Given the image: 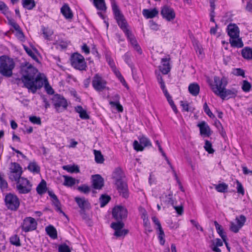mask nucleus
I'll return each mask as SVG.
<instances>
[{
    "label": "nucleus",
    "instance_id": "47",
    "mask_svg": "<svg viewBox=\"0 0 252 252\" xmlns=\"http://www.w3.org/2000/svg\"><path fill=\"white\" fill-rule=\"evenodd\" d=\"M53 205L56 207V210L58 212H59L61 213H63L64 215L65 214L63 212L61 208V203L58 198H57L56 199H54L53 200Z\"/></svg>",
    "mask_w": 252,
    "mask_h": 252
},
{
    "label": "nucleus",
    "instance_id": "49",
    "mask_svg": "<svg viewBox=\"0 0 252 252\" xmlns=\"http://www.w3.org/2000/svg\"><path fill=\"white\" fill-rule=\"evenodd\" d=\"M112 71L116 75V76L118 77V78L120 80V81L123 84L126 83V81L124 78V77L121 75L120 72L119 70L116 67L112 69Z\"/></svg>",
    "mask_w": 252,
    "mask_h": 252
},
{
    "label": "nucleus",
    "instance_id": "38",
    "mask_svg": "<svg viewBox=\"0 0 252 252\" xmlns=\"http://www.w3.org/2000/svg\"><path fill=\"white\" fill-rule=\"evenodd\" d=\"M110 197L108 195L102 194L99 198L100 207H103L105 206L110 200Z\"/></svg>",
    "mask_w": 252,
    "mask_h": 252
},
{
    "label": "nucleus",
    "instance_id": "56",
    "mask_svg": "<svg viewBox=\"0 0 252 252\" xmlns=\"http://www.w3.org/2000/svg\"><path fill=\"white\" fill-rule=\"evenodd\" d=\"M24 48L25 50L26 51V53L33 60H37V57L34 54V53L33 52V51L30 48H29L28 47L26 46H24Z\"/></svg>",
    "mask_w": 252,
    "mask_h": 252
},
{
    "label": "nucleus",
    "instance_id": "39",
    "mask_svg": "<svg viewBox=\"0 0 252 252\" xmlns=\"http://www.w3.org/2000/svg\"><path fill=\"white\" fill-rule=\"evenodd\" d=\"M10 243L16 246H20L21 243L19 236L17 235H14L10 238Z\"/></svg>",
    "mask_w": 252,
    "mask_h": 252
},
{
    "label": "nucleus",
    "instance_id": "55",
    "mask_svg": "<svg viewBox=\"0 0 252 252\" xmlns=\"http://www.w3.org/2000/svg\"><path fill=\"white\" fill-rule=\"evenodd\" d=\"M241 228L238 224L237 223H235L233 222H230V229L231 231L234 233H237L239 232V230Z\"/></svg>",
    "mask_w": 252,
    "mask_h": 252
},
{
    "label": "nucleus",
    "instance_id": "52",
    "mask_svg": "<svg viewBox=\"0 0 252 252\" xmlns=\"http://www.w3.org/2000/svg\"><path fill=\"white\" fill-rule=\"evenodd\" d=\"M78 190L84 193L87 194L90 191V188L86 185H83L82 186H79L77 188Z\"/></svg>",
    "mask_w": 252,
    "mask_h": 252
},
{
    "label": "nucleus",
    "instance_id": "1",
    "mask_svg": "<svg viewBox=\"0 0 252 252\" xmlns=\"http://www.w3.org/2000/svg\"><path fill=\"white\" fill-rule=\"evenodd\" d=\"M37 70L32 65L27 63L21 67L22 75L21 80L25 87L34 94L37 89L43 85V78L41 74L36 76Z\"/></svg>",
    "mask_w": 252,
    "mask_h": 252
},
{
    "label": "nucleus",
    "instance_id": "59",
    "mask_svg": "<svg viewBox=\"0 0 252 252\" xmlns=\"http://www.w3.org/2000/svg\"><path fill=\"white\" fill-rule=\"evenodd\" d=\"M166 98H167V100L168 103H169L170 105L171 106V108H172L173 110L174 111V112L176 114H177L178 113V110H177V108L172 99L171 96H169L166 97Z\"/></svg>",
    "mask_w": 252,
    "mask_h": 252
},
{
    "label": "nucleus",
    "instance_id": "23",
    "mask_svg": "<svg viewBox=\"0 0 252 252\" xmlns=\"http://www.w3.org/2000/svg\"><path fill=\"white\" fill-rule=\"evenodd\" d=\"M189 93L193 96H197L200 92V87L196 83H191L188 87Z\"/></svg>",
    "mask_w": 252,
    "mask_h": 252
},
{
    "label": "nucleus",
    "instance_id": "6",
    "mask_svg": "<svg viewBox=\"0 0 252 252\" xmlns=\"http://www.w3.org/2000/svg\"><path fill=\"white\" fill-rule=\"evenodd\" d=\"M16 182V190L19 194H27L32 189V184L27 178L21 177L15 180Z\"/></svg>",
    "mask_w": 252,
    "mask_h": 252
},
{
    "label": "nucleus",
    "instance_id": "45",
    "mask_svg": "<svg viewBox=\"0 0 252 252\" xmlns=\"http://www.w3.org/2000/svg\"><path fill=\"white\" fill-rule=\"evenodd\" d=\"M43 83H44L45 88L46 89L47 93L50 94H53L54 92V90L52 89V88L49 85L48 81L46 78H43Z\"/></svg>",
    "mask_w": 252,
    "mask_h": 252
},
{
    "label": "nucleus",
    "instance_id": "30",
    "mask_svg": "<svg viewBox=\"0 0 252 252\" xmlns=\"http://www.w3.org/2000/svg\"><path fill=\"white\" fill-rule=\"evenodd\" d=\"M23 6L27 9L32 10L35 6L34 0H22Z\"/></svg>",
    "mask_w": 252,
    "mask_h": 252
},
{
    "label": "nucleus",
    "instance_id": "20",
    "mask_svg": "<svg viewBox=\"0 0 252 252\" xmlns=\"http://www.w3.org/2000/svg\"><path fill=\"white\" fill-rule=\"evenodd\" d=\"M200 129V133L204 136H209L211 134L210 129L208 125L205 122H202L197 125Z\"/></svg>",
    "mask_w": 252,
    "mask_h": 252
},
{
    "label": "nucleus",
    "instance_id": "44",
    "mask_svg": "<svg viewBox=\"0 0 252 252\" xmlns=\"http://www.w3.org/2000/svg\"><path fill=\"white\" fill-rule=\"evenodd\" d=\"M252 85L247 80H244L242 86V89L244 92H249L251 89Z\"/></svg>",
    "mask_w": 252,
    "mask_h": 252
},
{
    "label": "nucleus",
    "instance_id": "36",
    "mask_svg": "<svg viewBox=\"0 0 252 252\" xmlns=\"http://www.w3.org/2000/svg\"><path fill=\"white\" fill-rule=\"evenodd\" d=\"M161 199H163L164 201L167 204H170L172 206L174 205V200L173 199L172 193H169L168 194L165 195V197L162 196L160 197Z\"/></svg>",
    "mask_w": 252,
    "mask_h": 252
},
{
    "label": "nucleus",
    "instance_id": "14",
    "mask_svg": "<svg viewBox=\"0 0 252 252\" xmlns=\"http://www.w3.org/2000/svg\"><path fill=\"white\" fill-rule=\"evenodd\" d=\"M162 17L167 21H171L175 18V12L174 9L167 5L164 6L161 10Z\"/></svg>",
    "mask_w": 252,
    "mask_h": 252
},
{
    "label": "nucleus",
    "instance_id": "9",
    "mask_svg": "<svg viewBox=\"0 0 252 252\" xmlns=\"http://www.w3.org/2000/svg\"><path fill=\"white\" fill-rule=\"evenodd\" d=\"M4 201L5 205L8 210L16 211L20 206V200L15 194L9 193L5 196Z\"/></svg>",
    "mask_w": 252,
    "mask_h": 252
},
{
    "label": "nucleus",
    "instance_id": "50",
    "mask_svg": "<svg viewBox=\"0 0 252 252\" xmlns=\"http://www.w3.org/2000/svg\"><path fill=\"white\" fill-rule=\"evenodd\" d=\"M109 104L112 106L116 107L119 112H122L123 111V107L122 105L120 104L119 101H111L109 102Z\"/></svg>",
    "mask_w": 252,
    "mask_h": 252
},
{
    "label": "nucleus",
    "instance_id": "8",
    "mask_svg": "<svg viewBox=\"0 0 252 252\" xmlns=\"http://www.w3.org/2000/svg\"><path fill=\"white\" fill-rule=\"evenodd\" d=\"M52 103L58 112L65 110L68 106L66 99L63 96L58 94L53 95Z\"/></svg>",
    "mask_w": 252,
    "mask_h": 252
},
{
    "label": "nucleus",
    "instance_id": "13",
    "mask_svg": "<svg viewBox=\"0 0 252 252\" xmlns=\"http://www.w3.org/2000/svg\"><path fill=\"white\" fill-rule=\"evenodd\" d=\"M10 178L14 181L20 178L22 173V168L20 165L16 162L12 163L10 167Z\"/></svg>",
    "mask_w": 252,
    "mask_h": 252
},
{
    "label": "nucleus",
    "instance_id": "12",
    "mask_svg": "<svg viewBox=\"0 0 252 252\" xmlns=\"http://www.w3.org/2000/svg\"><path fill=\"white\" fill-rule=\"evenodd\" d=\"M112 215L117 220H121L127 217V211L125 207L122 206H117L113 209Z\"/></svg>",
    "mask_w": 252,
    "mask_h": 252
},
{
    "label": "nucleus",
    "instance_id": "46",
    "mask_svg": "<svg viewBox=\"0 0 252 252\" xmlns=\"http://www.w3.org/2000/svg\"><path fill=\"white\" fill-rule=\"evenodd\" d=\"M204 149L209 154H213L215 152L212 148V143L208 140H206L204 145Z\"/></svg>",
    "mask_w": 252,
    "mask_h": 252
},
{
    "label": "nucleus",
    "instance_id": "5",
    "mask_svg": "<svg viewBox=\"0 0 252 252\" xmlns=\"http://www.w3.org/2000/svg\"><path fill=\"white\" fill-rule=\"evenodd\" d=\"M228 84V80L225 77L220 78L219 76L214 77V83L209 84L211 89L213 92L217 96L223 93Z\"/></svg>",
    "mask_w": 252,
    "mask_h": 252
},
{
    "label": "nucleus",
    "instance_id": "3",
    "mask_svg": "<svg viewBox=\"0 0 252 252\" xmlns=\"http://www.w3.org/2000/svg\"><path fill=\"white\" fill-rule=\"evenodd\" d=\"M125 177L123 171L120 168L115 169L112 174V179L119 192L123 197H128L127 187L124 181Z\"/></svg>",
    "mask_w": 252,
    "mask_h": 252
},
{
    "label": "nucleus",
    "instance_id": "11",
    "mask_svg": "<svg viewBox=\"0 0 252 252\" xmlns=\"http://www.w3.org/2000/svg\"><path fill=\"white\" fill-rule=\"evenodd\" d=\"M37 223L35 220L32 217H27L24 219L21 225L23 231L25 232L35 230L37 228Z\"/></svg>",
    "mask_w": 252,
    "mask_h": 252
},
{
    "label": "nucleus",
    "instance_id": "64",
    "mask_svg": "<svg viewBox=\"0 0 252 252\" xmlns=\"http://www.w3.org/2000/svg\"><path fill=\"white\" fill-rule=\"evenodd\" d=\"M30 121L33 124L41 125V122L39 117L36 116H32L30 117Z\"/></svg>",
    "mask_w": 252,
    "mask_h": 252
},
{
    "label": "nucleus",
    "instance_id": "62",
    "mask_svg": "<svg viewBox=\"0 0 252 252\" xmlns=\"http://www.w3.org/2000/svg\"><path fill=\"white\" fill-rule=\"evenodd\" d=\"M158 150L159 151V152L161 153V155H162V156L166 160V161H167L168 164L169 165V166L172 168L173 169V167H172V165L171 163V162H170V161L169 160L168 158L167 157V156H166V154L164 152V151H163V149H162L160 145H159V146L158 147Z\"/></svg>",
    "mask_w": 252,
    "mask_h": 252
},
{
    "label": "nucleus",
    "instance_id": "29",
    "mask_svg": "<svg viewBox=\"0 0 252 252\" xmlns=\"http://www.w3.org/2000/svg\"><path fill=\"white\" fill-rule=\"evenodd\" d=\"M64 181L63 185L66 187H72L76 183L75 179L66 175H63Z\"/></svg>",
    "mask_w": 252,
    "mask_h": 252
},
{
    "label": "nucleus",
    "instance_id": "15",
    "mask_svg": "<svg viewBox=\"0 0 252 252\" xmlns=\"http://www.w3.org/2000/svg\"><path fill=\"white\" fill-rule=\"evenodd\" d=\"M92 186L95 189H101L104 186L103 178L98 174L92 176Z\"/></svg>",
    "mask_w": 252,
    "mask_h": 252
},
{
    "label": "nucleus",
    "instance_id": "27",
    "mask_svg": "<svg viewBox=\"0 0 252 252\" xmlns=\"http://www.w3.org/2000/svg\"><path fill=\"white\" fill-rule=\"evenodd\" d=\"M242 57L247 60H252V48L246 47L242 50Z\"/></svg>",
    "mask_w": 252,
    "mask_h": 252
},
{
    "label": "nucleus",
    "instance_id": "40",
    "mask_svg": "<svg viewBox=\"0 0 252 252\" xmlns=\"http://www.w3.org/2000/svg\"><path fill=\"white\" fill-rule=\"evenodd\" d=\"M228 186L225 183L219 184L215 185L216 189L220 192H224L226 191Z\"/></svg>",
    "mask_w": 252,
    "mask_h": 252
},
{
    "label": "nucleus",
    "instance_id": "57",
    "mask_svg": "<svg viewBox=\"0 0 252 252\" xmlns=\"http://www.w3.org/2000/svg\"><path fill=\"white\" fill-rule=\"evenodd\" d=\"M58 250L59 252H71L69 247L65 244L60 245Z\"/></svg>",
    "mask_w": 252,
    "mask_h": 252
},
{
    "label": "nucleus",
    "instance_id": "53",
    "mask_svg": "<svg viewBox=\"0 0 252 252\" xmlns=\"http://www.w3.org/2000/svg\"><path fill=\"white\" fill-rule=\"evenodd\" d=\"M130 53H126L123 58H124V60H125V62L128 64L130 67H131V70H132V73L133 72V66L132 64H131L130 63Z\"/></svg>",
    "mask_w": 252,
    "mask_h": 252
},
{
    "label": "nucleus",
    "instance_id": "61",
    "mask_svg": "<svg viewBox=\"0 0 252 252\" xmlns=\"http://www.w3.org/2000/svg\"><path fill=\"white\" fill-rule=\"evenodd\" d=\"M8 10V8L6 4L2 1H0V11L3 14H5Z\"/></svg>",
    "mask_w": 252,
    "mask_h": 252
},
{
    "label": "nucleus",
    "instance_id": "21",
    "mask_svg": "<svg viewBox=\"0 0 252 252\" xmlns=\"http://www.w3.org/2000/svg\"><path fill=\"white\" fill-rule=\"evenodd\" d=\"M142 13L145 18L150 19L157 16L158 11L156 8L144 9L143 10Z\"/></svg>",
    "mask_w": 252,
    "mask_h": 252
},
{
    "label": "nucleus",
    "instance_id": "4",
    "mask_svg": "<svg viewBox=\"0 0 252 252\" xmlns=\"http://www.w3.org/2000/svg\"><path fill=\"white\" fill-rule=\"evenodd\" d=\"M14 66L15 63L12 59L6 56H2L0 57V73L3 76L11 77Z\"/></svg>",
    "mask_w": 252,
    "mask_h": 252
},
{
    "label": "nucleus",
    "instance_id": "2",
    "mask_svg": "<svg viewBox=\"0 0 252 252\" xmlns=\"http://www.w3.org/2000/svg\"><path fill=\"white\" fill-rule=\"evenodd\" d=\"M110 1L115 18L119 26L123 30L134 49L140 54H142V50L131 31L128 28V25L126 19L120 11L115 0H110Z\"/></svg>",
    "mask_w": 252,
    "mask_h": 252
},
{
    "label": "nucleus",
    "instance_id": "37",
    "mask_svg": "<svg viewBox=\"0 0 252 252\" xmlns=\"http://www.w3.org/2000/svg\"><path fill=\"white\" fill-rule=\"evenodd\" d=\"M111 227L115 231H119L124 227V223L121 220H118L116 222H112Z\"/></svg>",
    "mask_w": 252,
    "mask_h": 252
},
{
    "label": "nucleus",
    "instance_id": "48",
    "mask_svg": "<svg viewBox=\"0 0 252 252\" xmlns=\"http://www.w3.org/2000/svg\"><path fill=\"white\" fill-rule=\"evenodd\" d=\"M42 31L44 38L47 39H49L53 33L52 30L45 28L42 29Z\"/></svg>",
    "mask_w": 252,
    "mask_h": 252
},
{
    "label": "nucleus",
    "instance_id": "16",
    "mask_svg": "<svg viewBox=\"0 0 252 252\" xmlns=\"http://www.w3.org/2000/svg\"><path fill=\"white\" fill-rule=\"evenodd\" d=\"M170 59L169 58H164L161 60V65L159 66V69L163 74H167L170 71Z\"/></svg>",
    "mask_w": 252,
    "mask_h": 252
},
{
    "label": "nucleus",
    "instance_id": "24",
    "mask_svg": "<svg viewBox=\"0 0 252 252\" xmlns=\"http://www.w3.org/2000/svg\"><path fill=\"white\" fill-rule=\"evenodd\" d=\"M75 111L79 114V117L82 119L88 120L90 118L87 111L81 106H77L75 108Z\"/></svg>",
    "mask_w": 252,
    "mask_h": 252
},
{
    "label": "nucleus",
    "instance_id": "33",
    "mask_svg": "<svg viewBox=\"0 0 252 252\" xmlns=\"http://www.w3.org/2000/svg\"><path fill=\"white\" fill-rule=\"evenodd\" d=\"M28 169L33 172L38 173L40 172V167L35 162H31L28 166Z\"/></svg>",
    "mask_w": 252,
    "mask_h": 252
},
{
    "label": "nucleus",
    "instance_id": "22",
    "mask_svg": "<svg viewBox=\"0 0 252 252\" xmlns=\"http://www.w3.org/2000/svg\"><path fill=\"white\" fill-rule=\"evenodd\" d=\"M61 12L64 17L67 19H71L73 17L72 12L67 4H64L61 9Z\"/></svg>",
    "mask_w": 252,
    "mask_h": 252
},
{
    "label": "nucleus",
    "instance_id": "41",
    "mask_svg": "<svg viewBox=\"0 0 252 252\" xmlns=\"http://www.w3.org/2000/svg\"><path fill=\"white\" fill-rule=\"evenodd\" d=\"M63 169L65 170H66L68 172L73 173V172H79V169L77 166L73 165H66L63 166Z\"/></svg>",
    "mask_w": 252,
    "mask_h": 252
},
{
    "label": "nucleus",
    "instance_id": "7",
    "mask_svg": "<svg viewBox=\"0 0 252 252\" xmlns=\"http://www.w3.org/2000/svg\"><path fill=\"white\" fill-rule=\"evenodd\" d=\"M72 66L79 70H85L87 68L84 57L78 53H74L71 57Z\"/></svg>",
    "mask_w": 252,
    "mask_h": 252
},
{
    "label": "nucleus",
    "instance_id": "43",
    "mask_svg": "<svg viewBox=\"0 0 252 252\" xmlns=\"http://www.w3.org/2000/svg\"><path fill=\"white\" fill-rule=\"evenodd\" d=\"M235 220L237 224L242 228L246 221V218L245 216L241 215L239 217H236Z\"/></svg>",
    "mask_w": 252,
    "mask_h": 252
},
{
    "label": "nucleus",
    "instance_id": "34",
    "mask_svg": "<svg viewBox=\"0 0 252 252\" xmlns=\"http://www.w3.org/2000/svg\"><path fill=\"white\" fill-rule=\"evenodd\" d=\"M46 183L42 180L36 188V191L39 194H42L46 192Z\"/></svg>",
    "mask_w": 252,
    "mask_h": 252
},
{
    "label": "nucleus",
    "instance_id": "42",
    "mask_svg": "<svg viewBox=\"0 0 252 252\" xmlns=\"http://www.w3.org/2000/svg\"><path fill=\"white\" fill-rule=\"evenodd\" d=\"M139 142L141 144L143 145L144 147L151 146L152 144L150 140L146 137L142 136L139 138Z\"/></svg>",
    "mask_w": 252,
    "mask_h": 252
},
{
    "label": "nucleus",
    "instance_id": "51",
    "mask_svg": "<svg viewBox=\"0 0 252 252\" xmlns=\"http://www.w3.org/2000/svg\"><path fill=\"white\" fill-rule=\"evenodd\" d=\"M158 239L159 240V243L161 245H163L165 243V239L164 238V231L162 229L158 230Z\"/></svg>",
    "mask_w": 252,
    "mask_h": 252
},
{
    "label": "nucleus",
    "instance_id": "60",
    "mask_svg": "<svg viewBox=\"0 0 252 252\" xmlns=\"http://www.w3.org/2000/svg\"><path fill=\"white\" fill-rule=\"evenodd\" d=\"M133 148L137 151H142L144 148L142 145L140 143H139L136 140H135L133 142Z\"/></svg>",
    "mask_w": 252,
    "mask_h": 252
},
{
    "label": "nucleus",
    "instance_id": "63",
    "mask_svg": "<svg viewBox=\"0 0 252 252\" xmlns=\"http://www.w3.org/2000/svg\"><path fill=\"white\" fill-rule=\"evenodd\" d=\"M233 73L237 76H240L243 77H245L244 70L240 68L235 69L233 71Z\"/></svg>",
    "mask_w": 252,
    "mask_h": 252
},
{
    "label": "nucleus",
    "instance_id": "18",
    "mask_svg": "<svg viewBox=\"0 0 252 252\" xmlns=\"http://www.w3.org/2000/svg\"><path fill=\"white\" fill-rule=\"evenodd\" d=\"M237 94V91L234 88L231 89H225L223 93H221L219 96L222 100L228 99L231 98L235 97Z\"/></svg>",
    "mask_w": 252,
    "mask_h": 252
},
{
    "label": "nucleus",
    "instance_id": "25",
    "mask_svg": "<svg viewBox=\"0 0 252 252\" xmlns=\"http://www.w3.org/2000/svg\"><path fill=\"white\" fill-rule=\"evenodd\" d=\"M229 42L231 46L233 47L241 48L244 45L242 39L239 37L230 38Z\"/></svg>",
    "mask_w": 252,
    "mask_h": 252
},
{
    "label": "nucleus",
    "instance_id": "10",
    "mask_svg": "<svg viewBox=\"0 0 252 252\" xmlns=\"http://www.w3.org/2000/svg\"><path fill=\"white\" fill-rule=\"evenodd\" d=\"M106 85L107 82L101 75L98 73L94 75L92 80V86L96 91H103L107 89Z\"/></svg>",
    "mask_w": 252,
    "mask_h": 252
},
{
    "label": "nucleus",
    "instance_id": "58",
    "mask_svg": "<svg viewBox=\"0 0 252 252\" xmlns=\"http://www.w3.org/2000/svg\"><path fill=\"white\" fill-rule=\"evenodd\" d=\"M128 230L127 229H120L119 231H115L114 235L117 237L125 236L128 233Z\"/></svg>",
    "mask_w": 252,
    "mask_h": 252
},
{
    "label": "nucleus",
    "instance_id": "26",
    "mask_svg": "<svg viewBox=\"0 0 252 252\" xmlns=\"http://www.w3.org/2000/svg\"><path fill=\"white\" fill-rule=\"evenodd\" d=\"M93 3L97 10L106 11L107 7L104 0H93Z\"/></svg>",
    "mask_w": 252,
    "mask_h": 252
},
{
    "label": "nucleus",
    "instance_id": "54",
    "mask_svg": "<svg viewBox=\"0 0 252 252\" xmlns=\"http://www.w3.org/2000/svg\"><path fill=\"white\" fill-rule=\"evenodd\" d=\"M203 109L205 112L209 117H210L211 118H213L215 117L214 115L211 111L206 102H205L203 105Z\"/></svg>",
    "mask_w": 252,
    "mask_h": 252
},
{
    "label": "nucleus",
    "instance_id": "32",
    "mask_svg": "<svg viewBox=\"0 0 252 252\" xmlns=\"http://www.w3.org/2000/svg\"><path fill=\"white\" fill-rule=\"evenodd\" d=\"M95 161L97 163H102L104 160L103 156L99 151L94 150Z\"/></svg>",
    "mask_w": 252,
    "mask_h": 252
},
{
    "label": "nucleus",
    "instance_id": "28",
    "mask_svg": "<svg viewBox=\"0 0 252 252\" xmlns=\"http://www.w3.org/2000/svg\"><path fill=\"white\" fill-rule=\"evenodd\" d=\"M47 234L52 238H57V232L55 228L52 225H49L45 228Z\"/></svg>",
    "mask_w": 252,
    "mask_h": 252
},
{
    "label": "nucleus",
    "instance_id": "17",
    "mask_svg": "<svg viewBox=\"0 0 252 252\" xmlns=\"http://www.w3.org/2000/svg\"><path fill=\"white\" fill-rule=\"evenodd\" d=\"M75 200L81 209V214L84 213L86 210L89 209L90 207V204L88 200L84 197H76Z\"/></svg>",
    "mask_w": 252,
    "mask_h": 252
},
{
    "label": "nucleus",
    "instance_id": "35",
    "mask_svg": "<svg viewBox=\"0 0 252 252\" xmlns=\"http://www.w3.org/2000/svg\"><path fill=\"white\" fill-rule=\"evenodd\" d=\"M155 74L156 75V78H157V81H158V83L159 84V85L160 86V88L161 89V90L162 91H163V90L166 89L164 82V81L162 79V77L161 76L160 73L158 72L157 71H156Z\"/></svg>",
    "mask_w": 252,
    "mask_h": 252
},
{
    "label": "nucleus",
    "instance_id": "31",
    "mask_svg": "<svg viewBox=\"0 0 252 252\" xmlns=\"http://www.w3.org/2000/svg\"><path fill=\"white\" fill-rule=\"evenodd\" d=\"M214 224L218 233L221 237V238L223 240V241L225 242L226 236L223 233V230L222 226L220 224H219V223L216 221L214 222Z\"/></svg>",
    "mask_w": 252,
    "mask_h": 252
},
{
    "label": "nucleus",
    "instance_id": "19",
    "mask_svg": "<svg viewBox=\"0 0 252 252\" xmlns=\"http://www.w3.org/2000/svg\"><path fill=\"white\" fill-rule=\"evenodd\" d=\"M227 30L230 38L239 37V30L236 25L234 24H229Z\"/></svg>",
    "mask_w": 252,
    "mask_h": 252
}]
</instances>
